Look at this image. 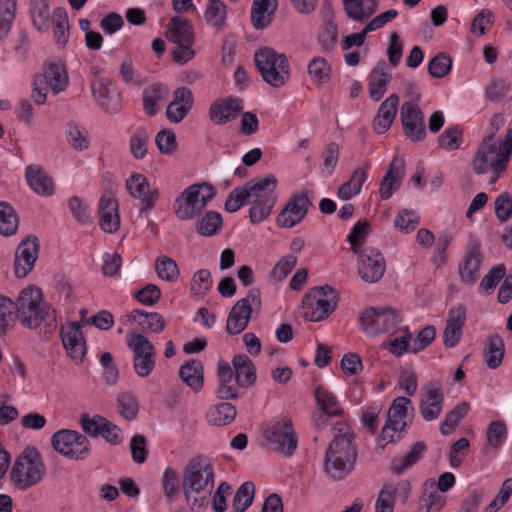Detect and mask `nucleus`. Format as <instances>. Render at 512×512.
<instances>
[{
    "label": "nucleus",
    "mask_w": 512,
    "mask_h": 512,
    "mask_svg": "<svg viewBox=\"0 0 512 512\" xmlns=\"http://www.w3.org/2000/svg\"><path fill=\"white\" fill-rule=\"evenodd\" d=\"M277 178L269 174L256 182L249 181L234 188L228 195L224 208L227 212L238 211L245 204L250 205L249 220L259 224L267 219L276 203Z\"/></svg>",
    "instance_id": "f257e3e1"
},
{
    "label": "nucleus",
    "mask_w": 512,
    "mask_h": 512,
    "mask_svg": "<svg viewBox=\"0 0 512 512\" xmlns=\"http://www.w3.org/2000/svg\"><path fill=\"white\" fill-rule=\"evenodd\" d=\"M215 473L210 460L197 455L191 458L182 472V490L185 500L193 512L208 507L214 489Z\"/></svg>",
    "instance_id": "f03ea898"
},
{
    "label": "nucleus",
    "mask_w": 512,
    "mask_h": 512,
    "mask_svg": "<svg viewBox=\"0 0 512 512\" xmlns=\"http://www.w3.org/2000/svg\"><path fill=\"white\" fill-rule=\"evenodd\" d=\"M334 436L325 452L324 470L332 479H344L354 468L357 449L354 433L344 422H337Z\"/></svg>",
    "instance_id": "7ed1b4c3"
},
{
    "label": "nucleus",
    "mask_w": 512,
    "mask_h": 512,
    "mask_svg": "<svg viewBox=\"0 0 512 512\" xmlns=\"http://www.w3.org/2000/svg\"><path fill=\"white\" fill-rule=\"evenodd\" d=\"M16 317L28 329L44 327V334L57 329L56 310L43 299V293L36 286L20 291L16 300Z\"/></svg>",
    "instance_id": "20e7f679"
},
{
    "label": "nucleus",
    "mask_w": 512,
    "mask_h": 512,
    "mask_svg": "<svg viewBox=\"0 0 512 512\" xmlns=\"http://www.w3.org/2000/svg\"><path fill=\"white\" fill-rule=\"evenodd\" d=\"M46 472V465L39 450L34 446H27L16 457L10 469V483L15 489L26 491L40 484Z\"/></svg>",
    "instance_id": "39448f33"
},
{
    "label": "nucleus",
    "mask_w": 512,
    "mask_h": 512,
    "mask_svg": "<svg viewBox=\"0 0 512 512\" xmlns=\"http://www.w3.org/2000/svg\"><path fill=\"white\" fill-rule=\"evenodd\" d=\"M254 62L262 79L273 87H281L289 79L290 67L284 54L268 47L260 48L255 52Z\"/></svg>",
    "instance_id": "423d86ee"
},
{
    "label": "nucleus",
    "mask_w": 512,
    "mask_h": 512,
    "mask_svg": "<svg viewBox=\"0 0 512 512\" xmlns=\"http://www.w3.org/2000/svg\"><path fill=\"white\" fill-rule=\"evenodd\" d=\"M215 194L214 186L207 182L189 186L175 200L174 209L177 218L182 221L194 218L207 206Z\"/></svg>",
    "instance_id": "0eeeda50"
},
{
    "label": "nucleus",
    "mask_w": 512,
    "mask_h": 512,
    "mask_svg": "<svg viewBox=\"0 0 512 512\" xmlns=\"http://www.w3.org/2000/svg\"><path fill=\"white\" fill-rule=\"evenodd\" d=\"M126 344L133 353V368L137 376L148 377L156 366V349L143 334L129 333Z\"/></svg>",
    "instance_id": "6e6552de"
},
{
    "label": "nucleus",
    "mask_w": 512,
    "mask_h": 512,
    "mask_svg": "<svg viewBox=\"0 0 512 512\" xmlns=\"http://www.w3.org/2000/svg\"><path fill=\"white\" fill-rule=\"evenodd\" d=\"M304 317L318 322L332 313L336 306V295L330 286L314 287L302 300Z\"/></svg>",
    "instance_id": "1a4fd4ad"
},
{
    "label": "nucleus",
    "mask_w": 512,
    "mask_h": 512,
    "mask_svg": "<svg viewBox=\"0 0 512 512\" xmlns=\"http://www.w3.org/2000/svg\"><path fill=\"white\" fill-rule=\"evenodd\" d=\"M51 444L59 454L73 460H84L91 451L86 435L70 429L55 432L51 437Z\"/></svg>",
    "instance_id": "9d476101"
},
{
    "label": "nucleus",
    "mask_w": 512,
    "mask_h": 512,
    "mask_svg": "<svg viewBox=\"0 0 512 512\" xmlns=\"http://www.w3.org/2000/svg\"><path fill=\"white\" fill-rule=\"evenodd\" d=\"M260 307V290L252 288L245 298L238 300L231 308L226 324L228 333L232 335L241 333L247 327L253 309H260Z\"/></svg>",
    "instance_id": "9b49d317"
},
{
    "label": "nucleus",
    "mask_w": 512,
    "mask_h": 512,
    "mask_svg": "<svg viewBox=\"0 0 512 512\" xmlns=\"http://www.w3.org/2000/svg\"><path fill=\"white\" fill-rule=\"evenodd\" d=\"M400 321V315L392 308L371 307L360 315L362 329L371 336L394 330Z\"/></svg>",
    "instance_id": "f8f14e48"
},
{
    "label": "nucleus",
    "mask_w": 512,
    "mask_h": 512,
    "mask_svg": "<svg viewBox=\"0 0 512 512\" xmlns=\"http://www.w3.org/2000/svg\"><path fill=\"white\" fill-rule=\"evenodd\" d=\"M265 439L272 445L274 450L290 456L297 448L298 438L290 418H282L274 422L271 427L265 430Z\"/></svg>",
    "instance_id": "ddd939ff"
},
{
    "label": "nucleus",
    "mask_w": 512,
    "mask_h": 512,
    "mask_svg": "<svg viewBox=\"0 0 512 512\" xmlns=\"http://www.w3.org/2000/svg\"><path fill=\"white\" fill-rule=\"evenodd\" d=\"M311 202L308 192L291 195L278 214L276 224L282 228H292L299 224L307 215Z\"/></svg>",
    "instance_id": "4468645a"
},
{
    "label": "nucleus",
    "mask_w": 512,
    "mask_h": 512,
    "mask_svg": "<svg viewBox=\"0 0 512 512\" xmlns=\"http://www.w3.org/2000/svg\"><path fill=\"white\" fill-rule=\"evenodd\" d=\"M129 194L141 201L140 213L155 207L160 193L158 188H151L147 177L141 173H132L125 181Z\"/></svg>",
    "instance_id": "2eb2a0df"
},
{
    "label": "nucleus",
    "mask_w": 512,
    "mask_h": 512,
    "mask_svg": "<svg viewBox=\"0 0 512 512\" xmlns=\"http://www.w3.org/2000/svg\"><path fill=\"white\" fill-rule=\"evenodd\" d=\"M410 403L411 400L403 396L393 400L387 412V421L380 434L381 440L386 441V444L395 442L394 433L405 430L407 426L405 421L407 405Z\"/></svg>",
    "instance_id": "dca6fc26"
},
{
    "label": "nucleus",
    "mask_w": 512,
    "mask_h": 512,
    "mask_svg": "<svg viewBox=\"0 0 512 512\" xmlns=\"http://www.w3.org/2000/svg\"><path fill=\"white\" fill-rule=\"evenodd\" d=\"M40 250L39 239L28 235L23 239L15 252L14 273L18 278H24L33 269Z\"/></svg>",
    "instance_id": "f3484780"
},
{
    "label": "nucleus",
    "mask_w": 512,
    "mask_h": 512,
    "mask_svg": "<svg viewBox=\"0 0 512 512\" xmlns=\"http://www.w3.org/2000/svg\"><path fill=\"white\" fill-rule=\"evenodd\" d=\"M482 261L481 243L477 238L471 236L463 261L458 266L462 282L473 285L477 281Z\"/></svg>",
    "instance_id": "a211bd4d"
},
{
    "label": "nucleus",
    "mask_w": 512,
    "mask_h": 512,
    "mask_svg": "<svg viewBox=\"0 0 512 512\" xmlns=\"http://www.w3.org/2000/svg\"><path fill=\"white\" fill-rule=\"evenodd\" d=\"M401 122L404 135L412 141H421L426 136L424 115L421 109L412 102L401 106Z\"/></svg>",
    "instance_id": "6ab92c4d"
},
{
    "label": "nucleus",
    "mask_w": 512,
    "mask_h": 512,
    "mask_svg": "<svg viewBox=\"0 0 512 512\" xmlns=\"http://www.w3.org/2000/svg\"><path fill=\"white\" fill-rule=\"evenodd\" d=\"M61 339L67 355L76 363H81L86 355V341L81 331V324L71 322L61 328Z\"/></svg>",
    "instance_id": "aec40b11"
},
{
    "label": "nucleus",
    "mask_w": 512,
    "mask_h": 512,
    "mask_svg": "<svg viewBox=\"0 0 512 512\" xmlns=\"http://www.w3.org/2000/svg\"><path fill=\"white\" fill-rule=\"evenodd\" d=\"M411 492L410 482L401 480L396 485L386 483L379 491L375 512H393L395 506L396 496L398 495L403 503H405Z\"/></svg>",
    "instance_id": "412c9836"
},
{
    "label": "nucleus",
    "mask_w": 512,
    "mask_h": 512,
    "mask_svg": "<svg viewBox=\"0 0 512 512\" xmlns=\"http://www.w3.org/2000/svg\"><path fill=\"white\" fill-rule=\"evenodd\" d=\"M243 110V100L227 97L214 101L209 108V118L216 125H225L238 118Z\"/></svg>",
    "instance_id": "4be33fe9"
},
{
    "label": "nucleus",
    "mask_w": 512,
    "mask_h": 512,
    "mask_svg": "<svg viewBox=\"0 0 512 512\" xmlns=\"http://www.w3.org/2000/svg\"><path fill=\"white\" fill-rule=\"evenodd\" d=\"M358 272L360 277L367 283L378 282L385 272V260L383 255L375 249H366L360 255Z\"/></svg>",
    "instance_id": "5701e85b"
},
{
    "label": "nucleus",
    "mask_w": 512,
    "mask_h": 512,
    "mask_svg": "<svg viewBox=\"0 0 512 512\" xmlns=\"http://www.w3.org/2000/svg\"><path fill=\"white\" fill-rule=\"evenodd\" d=\"M444 404L442 388L434 383H428L421 395L419 411L424 420L430 422L436 420L441 414Z\"/></svg>",
    "instance_id": "b1692460"
},
{
    "label": "nucleus",
    "mask_w": 512,
    "mask_h": 512,
    "mask_svg": "<svg viewBox=\"0 0 512 512\" xmlns=\"http://www.w3.org/2000/svg\"><path fill=\"white\" fill-rule=\"evenodd\" d=\"M92 95L99 106L108 113L120 110V94L116 87L104 79H96L91 83Z\"/></svg>",
    "instance_id": "393cba45"
},
{
    "label": "nucleus",
    "mask_w": 512,
    "mask_h": 512,
    "mask_svg": "<svg viewBox=\"0 0 512 512\" xmlns=\"http://www.w3.org/2000/svg\"><path fill=\"white\" fill-rule=\"evenodd\" d=\"M194 96L192 91L185 87H179L173 92V100L168 104L166 117L171 123L181 122L192 109Z\"/></svg>",
    "instance_id": "a878e982"
},
{
    "label": "nucleus",
    "mask_w": 512,
    "mask_h": 512,
    "mask_svg": "<svg viewBox=\"0 0 512 512\" xmlns=\"http://www.w3.org/2000/svg\"><path fill=\"white\" fill-rule=\"evenodd\" d=\"M465 321L466 312L463 306H458L449 311L443 332V342L446 347L453 348L459 343Z\"/></svg>",
    "instance_id": "bb28decb"
},
{
    "label": "nucleus",
    "mask_w": 512,
    "mask_h": 512,
    "mask_svg": "<svg viewBox=\"0 0 512 512\" xmlns=\"http://www.w3.org/2000/svg\"><path fill=\"white\" fill-rule=\"evenodd\" d=\"M99 224L106 233H113L118 230L120 218L118 214V202L111 195H103L98 205Z\"/></svg>",
    "instance_id": "cd10ccee"
},
{
    "label": "nucleus",
    "mask_w": 512,
    "mask_h": 512,
    "mask_svg": "<svg viewBox=\"0 0 512 512\" xmlns=\"http://www.w3.org/2000/svg\"><path fill=\"white\" fill-rule=\"evenodd\" d=\"M338 39V27L333 21V11L330 2L323 7V23L319 28L318 41L322 49L330 52L334 49Z\"/></svg>",
    "instance_id": "c85d7f7f"
},
{
    "label": "nucleus",
    "mask_w": 512,
    "mask_h": 512,
    "mask_svg": "<svg viewBox=\"0 0 512 512\" xmlns=\"http://www.w3.org/2000/svg\"><path fill=\"white\" fill-rule=\"evenodd\" d=\"M493 140L494 131L485 136L479 145L473 159V170L475 173L483 174L487 172L493 161L497 159V148Z\"/></svg>",
    "instance_id": "c756f323"
},
{
    "label": "nucleus",
    "mask_w": 512,
    "mask_h": 512,
    "mask_svg": "<svg viewBox=\"0 0 512 512\" xmlns=\"http://www.w3.org/2000/svg\"><path fill=\"white\" fill-rule=\"evenodd\" d=\"M277 0H254L251 8V23L257 30L268 27L277 10Z\"/></svg>",
    "instance_id": "7c9ffc66"
},
{
    "label": "nucleus",
    "mask_w": 512,
    "mask_h": 512,
    "mask_svg": "<svg viewBox=\"0 0 512 512\" xmlns=\"http://www.w3.org/2000/svg\"><path fill=\"white\" fill-rule=\"evenodd\" d=\"M399 97L397 94H391L379 107L378 114L374 117L373 128L379 133H385L393 123L396 117Z\"/></svg>",
    "instance_id": "2f4dec72"
},
{
    "label": "nucleus",
    "mask_w": 512,
    "mask_h": 512,
    "mask_svg": "<svg viewBox=\"0 0 512 512\" xmlns=\"http://www.w3.org/2000/svg\"><path fill=\"white\" fill-rule=\"evenodd\" d=\"M404 174V163L402 160L394 158L390 163L388 170L381 179L380 196L383 200L389 199L395 190L400 187L399 180Z\"/></svg>",
    "instance_id": "473e14b6"
},
{
    "label": "nucleus",
    "mask_w": 512,
    "mask_h": 512,
    "mask_svg": "<svg viewBox=\"0 0 512 512\" xmlns=\"http://www.w3.org/2000/svg\"><path fill=\"white\" fill-rule=\"evenodd\" d=\"M26 180L37 194L51 196L54 193V182L39 166H28L26 169Z\"/></svg>",
    "instance_id": "72a5a7b5"
},
{
    "label": "nucleus",
    "mask_w": 512,
    "mask_h": 512,
    "mask_svg": "<svg viewBox=\"0 0 512 512\" xmlns=\"http://www.w3.org/2000/svg\"><path fill=\"white\" fill-rule=\"evenodd\" d=\"M179 376L194 392L200 391L204 383V367L202 362L196 359L185 361L179 369Z\"/></svg>",
    "instance_id": "f704fd0d"
},
{
    "label": "nucleus",
    "mask_w": 512,
    "mask_h": 512,
    "mask_svg": "<svg viewBox=\"0 0 512 512\" xmlns=\"http://www.w3.org/2000/svg\"><path fill=\"white\" fill-rule=\"evenodd\" d=\"M512 154V128L506 131L505 137L499 142L497 147V159L493 161V164L489 169L493 171V176L489 183L496 182L499 176L506 170L508 162Z\"/></svg>",
    "instance_id": "c9c22d12"
},
{
    "label": "nucleus",
    "mask_w": 512,
    "mask_h": 512,
    "mask_svg": "<svg viewBox=\"0 0 512 512\" xmlns=\"http://www.w3.org/2000/svg\"><path fill=\"white\" fill-rule=\"evenodd\" d=\"M167 38L177 44H193L194 32L192 25L187 19L173 17L168 24Z\"/></svg>",
    "instance_id": "e433bc0d"
},
{
    "label": "nucleus",
    "mask_w": 512,
    "mask_h": 512,
    "mask_svg": "<svg viewBox=\"0 0 512 512\" xmlns=\"http://www.w3.org/2000/svg\"><path fill=\"white\" fill-rule=\"evenodd\" d=\"M232 364L235 370L236 382L240 387H249L255 383L256 369L247 355L240 354L234 356Z\"/></svg>",
    "instance_id": "4c0bfd02"
},
{
    "label": "nucleus",
    "mask_w": 512,
    "mask_h": 512,
    "mask_svg": "<svg viewBox=\"0 0 512 512\" xmlns=\"http://www.w3.org/2000/svg\"><path fill=\"white\" fill-rule=\"evenodd\" d=\"M36 77H43L45 85L50 87L54 94L64 91L68 85V74L61 64H49L44 73Z\"/></svg>",
    "instance_id": "58836bf2"
},
{
    "label": "nucleus",
    "mask_w": 512,
    "mask_h": 512,
    "mask_svg": "<svg viewBox=\"0 0 512 512\" xmlns=\"http://www.w3.org/2000/svg\"><path fill=\"white\" fill-rule=\"evenodd\" d=\"M317 404L324 415L329 417L341 416L344 412L336 396L323 386H318L315 390Z\"/></svg>",
    "instance_id": "ea45409f"
},
{
    "label": "nucleus",
    "mask_w": 512,
    "mask_h": 512,
    "mask_svg": "<svg viewBox=\"0 0 512 512\" xmlns=\"http://www.w3.org/2000/svg\"><path fill=\"white\" fill-rule=\"evenodd\" d=\"M168 96V90L160 83H154L144 89L143 106L144 110L151 116L158 112V104Z\"/></svg>",
    "instance_id": "a19ab883"
},
{
    "label": "nucleus",
    "mask_w": 512,
    "mask_h": 512,
    "mask_svg": "<svg viewBox=\"0 0 512 512\" xmlns=\"http://www.w3.org/2000/svg\"><path fill=\"white\" fill-rule=\"evenodd\" d=\"M426 449L423 442H416L404 457H395L391 461L390 470L395 475L402 474L407 468L414 465Z\"/></svg>",
    "instance_id": "79ce46f5"
},
{
    "label": "nucleus",
    "mask_w": 512,
    "mask_h": 512,
    "mask_svg": "<svg viewBox=\"0 0 512 512\" xmlns=\"http://www.w3.org/2000/svg\"><path fill=\"white\" fill-rule=\"evenodd\" d=\"M130 316L133 320L137 321L144 330H149L153 333L162 332L166 325L163 316L157 312L148 313L140 309H134Z\"/></svg>",
    "instance_id": "37998d69"
},
{
    "label": "nucleus",
    "mask_w": 512,
    "mask_h": 512,
    "mask_svg": "<svg viewBox=\"0 0 512 512\" xmlns=\"http://www.w3.org/2000/svg\"><path fill=\"white\" fill-rule=\"evenodd\" d=\"M504 353L505 348L502 338L499 335L490 336L488 345L483 351L486 365L490 369H496L502 363Z\"/></svg>",
    "instance_id": "c03bdc74"
},
{
    "label": "nucleus",
    "mask_w": 512,
    "mask_h": 512,
    "mask_svg": "<svg viewBox=\"0 0 512 512\" xmlns=\"http://www.w3.org/2000/svg\"><path fill=\"white\" fill-rule=\"evenodd\" d=\"M237 411L234 405L228 402H221L212 407L208 413V421L216 426L230 424L236 417Z\"/></svg>",
    "instance_id": "a18cd8bd"
},
{
    "label": "nucleus",
    "mask_w": 512,
    "mask_h": 512,
    "mask_svg": "<svg viewBox=\"0 0 512 512\" xmlns=\"http://www.w3.org/2000/svg\"><path fill=\"white\" fill-rule=\"evenodd\" d=\"M17 10V0H0V41L4 40L14 22Z\"/></svg>",
    "instance_id": "49530a36"
},
{
    "label": "nucleus",
    "mask_w": 512,
    "mask_h": 512,
    "mask_svg": "<svg viewBox=\"0 0 512 512\" xmlns=\"http://www.w3.org/2000/svg\"><path fill=\"white\" fill-rule=\"evenodd\" d=\"M222 216L216 211H208L196 222V231L205 237L214 236L222 227Z\"/></svg>",
    "instance_id": "de8ad7c7"
},
{
    "label": "nucleus",
    "mask_w": 512,
    "mask_h": 512,
    "mask_svg": "<svg viewBox=\"0 0 512 512\" xmlns=\"http://www.w3.org/2000/svg\"><path fill=\"white\" fill-rule=\"evenodd\" d=\"M391 75L384 71L373 70L369 76V95L370 98L377 102L385 94L387 86L391 81Z\"/></svg>",
    "instance_id": "09e8293b"
},
{
    "label": "nucleus",
    "mask_w": 512,
    "mask_h": 512,
    "mask_svg": "<svg viewBox=\"0 0 512 512\" xmlns=\"http://www.w3.org/2000/svg\"><path fill=\"white\" fill-rule=\"evenodd\" d=\"M54 40L60 47H64L69 40V22L66 11L63 8H56L53 11Z\"/></svg>",
    "instance_id": "8fccbe9b"
},
{
    "label": "nucleus",
    "mask_w": 512,
    "mask_h": 512,
    "mask_svg": "<svg viewBox=\"0 0 512 512\" xmlns=\"http://www.w3.org/2000/svg\"><path fill=\"white\" fill-rule=\"evenodd\" d=\"M255 485L252 481H246L237 489L232 507L235 512H245L253 503Z\"/></svg>",
    "instance_id": "3c124183"
},
{
    "label": "nucleus",
    "mask_w": 512,
    "mask_h": 512,
    "mask_svg": "<svg viewBox=\"0 0 512 512\" xmlns=\"http://www.w3.org/2000/svg\"><path fill=\"white\" fill-rule=\"evenodd\" d=\"M470 410L468 402H462L456 405L452 410L446 413L444 421L440 424V432L443 435H449L459 422L467 415Z\"/></svg>",
    "instance_id": "603ef678"
},
{
    "label": "nucleus",
    "mask_w": 512,
    "mask_h": 512,
    "mask_svg": "<svg viewBox=\"0 0 512 512\" xmlns=\"http://www.w3.org/2000/svg\"><path fill=\"white\" fill-rule=\"evenodd\" d=\"M18 217L13 207L7 202H0V234L10 236L16 233Z\"/></svg>",
    "instance_id": "864d4df0"
},
{
    "label": "nucleus",
    "mask_w": 512,
    "mask_h": 512,
    "mask_svg": "<svg viewBox=\"0 0 512 512\" xmlns=\"http://www.w3.org/2000/svg\"><path fill=\"white\" fill-rule=\"evenodd\" d=\"M308 73L316 85H322L330 80L331 67L323 57H315L308 64Z\"/></svg>",
    "instance_id": "5fc2aeb1"
},
{
    "label": "nucleus",
    "mask_w": 512,
    "mask_h": 512,
    "mask_svg": "<svg viewBox=\"0 0 512 512\" xmlns=\"http://www.w3.org/2000/svg\"><path fill=\"white\" fill-rule=\"evenodd\" d=\"M67 140L76 151H83L89 148L86 129L75 122L67 124Z\"/></svg>",
    "instance_id": "6e6d98bb"
},
{
    "label": "nucleus",
    "mask_w": 512,
    "mask_h": 512,
    "mask_svg": "<svg viewBox=\"0 0 512 512\" xmlns=\"http://www.w3.org/2000/svg\"><path fill=\"white\" fill-rule=\"evenodd\" d=\"M346 15L359 22H363L375 13V7H364L363 0H342Z\"/></svg>",
    "instance_id": "4d7b16f0"
},
{
    "label": "nucleus",
    "mask_w": 512,
    "mask_h": 512,
    "mask_svg": "<svg viewBox=\"0 0 512 512\" xmlns=\"http://www.w3.org/2000/svg\"><path fill=\"white\" fill-rule=\"evenodd\" d=\"M507 426L504 421H492L486 431V439L489 447L499 449L507 438Z\"/></svg>",
    "instance_id": "13d9d810"
},
{
    "label": "nucleus",
    "mask_w": 512,
    "mask_h": 512,
    "mask_svg": "<svg viewBox=\"0 0 512 512\" xmlns=\"http://www.w3.org/2000/svg\"><path fill=\"white\" fill-rule=\"evenodd\" d=\"M149 134L145 128H138L130 137L129 149L134 159L141 160L147 154Z\"/></svg>",
    "instance_id": "bf43d9fd"
},
{
    "label": "nucleus",
    "mask_w": 512,
    "mask_h": 512,
    "mask_svg": "<svg viewBox=\"0 0 512 512\" xmlns=\"http://www.w3.org/2000/svg\"><path fill=\"white\" fill-rule=\"evenodd\" d=\"M16 302L10 298L0 296V335L6 334L16 317Z\"/></svg>",
    "instance_id": "052dcab7"
},
{
    "label": "nucleus",
    "mask_w": 512,
    "mask_h": 512,
    "mask_svg": "<svg viewBox=\"0 0 512 512\" xmlns=\"http://www.w3.org/2000/svg\"><path fill=\"white\" fill-rule=\"evenodd\" d=\"M452 68V59L451 57L444 53L440 52L435 55L428 63V72L433 78H443L449 74Z\"/></svg>",
    "instance_id": "680f3d73"
},
{
    "label": "nucleus",
    "mask_w": 512,
    "mask_h": 512,
    "mask_svg": "<svg viewBox=\"0 0 512 512\" xmlns=\"http://www.w3.org/2000/svg\"><path fill=\"white\" fill-rule=\"evenodd\" d=\"M445 503V496L436 491H425L419 499L417 512H439Z\"/></svg>",
    "instance_id": "e2e57ef3"
},
{
    "label": "nucleus",
    "mask_w": 512,
    "mask_h": 512,
    "mask_svg": "<svg viewBox=\"0 0 512 512\" xmlns=\"http://www.w3.org/2000/svg\"><path fill=\"white\" fill-rule=\"evenodd\" d=\"M156 273L168 282H175L179 277L177 263L168 256L159 257L155 263Z\"/></svg>",
    "instance_id": "0e129e2a"
},
{
    "label": "nucleus",
    "mask_w": 512,
    "mask_h": 512,
    "mask_svg": "<svg viewBox=\"0 0 512 512\" xmlns=\"http://www.w3.org/2000/svg\"><path fill=\"white\" fill-rule=\"evenodd\" d=\"M119 413L127 420H133L139 412V403L130 392L120 393L117 398Z\"/></svg>",
    "instance_id": "69168bd1"
},
{
    "label": "nucleus",
    "mask_w": 512,
    "mask_h": 512,
    "mask_svg": "<svg viewBox=\"0 0 512 512\" xmlns=\"http://www.w3.org/2000/svg\"><path fill=\"white\" fill-rule=\"evenodd\" d=\"M213 280L209 270L200 269L198 270L190 285V291L195 296H204L212 288Z\"/></svg>",
    "instance_id": "338daca9"
},
{
    "label": "nucleus",
    "mask_w": 512,
    "mask_h": 512,
    "mask_svg": "<svg viewBox=\"0 0 512 512\" xmlns=\"http://www.w3.org/2000/svg\"><path fill=\"white\" fill-rule=\"evenodd\" d=\"M463 131L458 126L447 128L439 137L438 144L442 149L451 151L460 148Z\"/></svg>",
    "instance_id": "774afa93"
}]
</instances>
